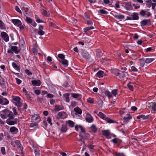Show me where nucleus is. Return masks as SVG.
<instances>
[{
	"instance_id": "obj_1",
	"label": "nucleus",
	"mask_w": 156,
	"mask_h": 156,
	"mask_svg": "<svg viewBox=\"0 0 156 156\" xmlns=\"http://www.w3.org/2000/svg\"><path fill=\"white\" fill-rule=\"evenodd\" d=\"M98 115L101 118L105 120L108 123H114L115 122L112 120L109 119L106 115L101 112H99L98 114Z\"/></svg>"
},
{
	"instance_id": "obj_2",
	"label": "nucleus",
	"mask_w": 156,
	"mask_h": 156,
	"mask_svg": "<svg viewBox=\"0 0 156 156\" xmlns=\"http://www.w3.org/2000/svg\"><path fill=\"white\" fill-rule=\"evenodd\" d=\"M12 100L15 101V105L18 107H20L22 105L20 102V98L18 96H12Z\"/></svg>"
},
{
	"instance_id": "obj_3",
	"label": "nucleus",
	"mask_w": 156,
	"mask_h": 156,
	"mask_svg": "<svg viewBox=\"0 0 156 156\" xmlns=\"http://www.w3.org/2000/svg\"><path fill=\"white\" fill-rule=\"evenodd\" d=\"M12 22L16 26L19 27L20 29L22 30L24 28L23 25H22L21 21L18 19H12Z\"/></svg>"
},
{
	"instance_id": "obj_4",
	"label": "nucleus",
	"mask_w": 156,
	"mask_h": 156,
	"mask_svg": "<svg viewBox=\"0 0 156 156\" xmlns=\"http://www.w3.org/2000/svg\"><path fill=\"white\" fill-rule=\"evenodd\" d=\"M113 71L115 73V75L119 76L120 78H123L126 76L123 71H121L117 69Z\"/></svg>"
},
{
	"instance_id": "obj_5",
	"label": "nucleus",
	"mask_w": 156,
	"mask_h": 156,
	"mask_svg": "<svg viewBox=\"0 0 156 156\" xmlns=\"http://www.w3.org/2000/svg\"><path fill=\"white\" fill-rule=\"evenodd\" d=\"M12 119H8L6 120V123L9 125H12L17 124V119H15L13 120H12Z\"/></svg>"
},
{
	"instance_id": "obj_6",
	"label": "nucleus",
	"mask_w": 156,
	"mask_h": 156,
	"mask_svg": "<svg viewBox=\"0 0 156 156\" xmlns=\"http://www.w3.org/2000/svg\"><path fill=\"white\" fill-rule=\"evenodd\" d=\"M1 36L5 41L7 42L9 41V36L5 32H1Z\"/></svg>"
},
{
	"instance_id": "obj_7",
	"label": "nucleus",
	"mask_w": 156,
	"mask_h": 156,
	"mask_svg": "<svg viewBox=\"0 0 156 156\" xmlns=\"http://www.w3.org/2000/svg\"><path fill=\"white\" fill-rule=\"evenodd\" d=\"M5 111V112L6 114H7V116L9 117L8 119H14L15 115L12 112L9 110Z\"/></svg>"
},
{
	"instance_id": "obj_8",
	"label": "nucleus",
	"mask_w": 156,
	"mask_h": 156,
	"mask_svg": "<svg viewBox=\"0 0 156 156\" xmlns=\"http://www.w3.org/2000/svg\"><path fill=\"white\" fill-rule=\"evenodd\" d=\"M151 23V20L150 19L144 20L140 22L141 26H145L148 24L150 25Z\"/></svg>"
},
{
	"instance_id": "obj_9",
	"label": "nucleus",
	"mask_w": 156,
	"mask_h": 156,
	"mask_svg": "<svg viewBox=\"0 0 156 156\" xmlns=\"http://www.w3.org/2000/svg\"><path fill=\"white\" fill-rule=\"evenodd\" d=\"M85 119L86 121L88 122H92L93 120L92 117L89 113L87 114Z\"/></svg>"
},
{
	"instance_id": "obj_10",
	"label": "nucleus",
	"mask_w": 156,
	"mask_h": 156,
	"mask_svg": "<svg viewBox=\"0 0 156 156\" xmlns=\"http://www.w3.org/2000/svg\"><path fill=\"white\" fill-rule=\"evenodd\" d=\"M81 54L83 57L85 59H87L90 58L88 53L85 51H82Z\"/></svg>"
},
{
	"instance_id": "obj_11",
	"label": "nucleus",
	"mask_w": 156,
	"mask_h": 156,
	"mask_svg": "<svg viewBox=\"0 0 156 156\" xmlns=\"http://www.w3.org/2000/svg\"><path fill=\"white\" fill-rule=\"evenodd\" d=\"M58 116L61 118L65 119L66 118L67 116V115L65 112H60L58 113Z\"/></svg>"
},
{
	"instance_id": "obj_12",
	"label": "nucleus",
	"mask_w": 156,
	"mask_h": 156,
	"mask_svg": "<svg viewBox=\"0 0 156 156\" xmlns=\"http://www.w3.org/2000/svg\"><path fill=\"white\" fill-rule=\"evenodd\" d=\"M31 83L34 86H39L41 84V82L39 80H32Z\"/></svg>"
},
{
	"instance_id": "obj_13",
	"label": "nucleus",
	"mask_w": 156,
	"mask_h": 156,
	"mask_svg": "<svg viewBox=\"0 0 156 156\" xmlns=\"http://www.w3.org/2000/svg\"><path fill=\"white\" fill-rule=\"evenodd\" d=\"M132 118V116L129 114H128L126 117H125L123 118V122L126 123Z\"/></svg>"
},
{
	"instance_id": "obj_14",
	"label": "nucleus",
	"mask_w": 156,
	"mask_h": 156,
	"mask_svg": "<svg viewBox=\"0 0 156 156\" xmlns=\"http://www.w3.org/2000/svg\"><path fill=\"white\" fill-rule=\"evenodd\" d=\"M12 67L18 72H20V66L18 65L16 63L13 62L12 63Z\"/></svg>"
},
{
	"instance_id": "obj_15",
	"label": "nucleus",
	"mask_w": 156,
	"mask_h": 156,
	"mask_svg": "<svg viewBox=\"0 0 156 156\" xmlns=\"http://www.w3.org/2000/svg\"><path fill=\"white\" fill-rule=\"evenodd\" d=\"M10 131L12 133L16 134L18 131V129L16 127L13 126L10 129Z\"/></svg>"
},
{
	"instance_id": "obj_16",
	"label": "nucleus",
	"mask_w": 156,
	"mask_h": 156,
	"mask_svg": "<svg viewBox=\"0 0 156 156\" xmlns=\"http://www.w3.org/2000/svg\"><path fill=\"white\" fill-rule=\"evenodd\" d=\"M11 49L13 52L16 54H18L19 51L18 50V48L16 46H12L11 47Z\"/></svg>"
},
{
	"instance_id": "obj_17",
	"label": "nucleus",
	"mask_w": 156,
	"mask_h": 156,
	"mask_svg": "<svg viewBox=\"0 0 156 156\" xmlns=\"http://www.w3.org/2000/svg\"><path fill=\"white\" fill-rule=\"evenodd\" d=\"M67 130V126L65 125H62L61 129V132L64 133L66 132Z\"/></svg>"
},
{
	"instance_id": "obj_18",
	"label": "nucleus",
	"mask_w": 156,
	"mask_h": 156,
	"mask_svg": "<svg viewBox=\"0 0 156 156\" xmlns=\"http://www.w3.org/2000/svg\"><path fill=\"white\" fill-rule=\"evenodd\" d=\"M32 119L33 120H35L36 122H39L40 120V116L37 115H34L32 116Z\"/></svg>"
},
{
	"instance_id": "obj_19",
	"label": "nucleus",
	"mask_w": 156,
	"mask_h": 156,
	"mask_svg": "<svg viewBox=\"0 0 156 156\" xmlns=\"http://www.w3.org/2000/svg\"><path fill=\"white\" fill-rule=\"evenodd\" d=\"M104 73L101 70L99 71L96 74V76L99 78L102 77L104 76Z\"/></svg>"
},
{
	"instance_id": "obj_20",
	"label": "nucleus",
	"mask_w": 156,
	"mask_h": 156,
	"mask_svg": "<svg viewBox=\"0 0 156 156\" xmlns=\"http://www.w3.org/2000/svg\"><path fill=\"white\" fill-rule=\"evenodd\" d=\"M125 8L127 10H130L132 9V7L130 2H128L125 5Z\"/></svg>"
},
{
	"instance_id": "obj_21",
	"label": "nucleus",
	"mask_w": 156,
	"mask_h": 156,
	"mask_svg": "<svg viewBox=\"0 0 156 156\" xmlns=\"http://www.w3.org/2000/svg\"><path fill=\"white\" fill-rule=\"evenodd\" d=\"M150 107L153 111H156V102H152L151 104Z\"/></svg>"
},
{
	"instance_id": "obj_22",
	"label": "nucleus",
	"mask_w": 156,
	"mask_h": 156,
	"mask_svg": "<svg viewBox=\"0 0 156 156\" xmlns=\"http://www.w3.org/2000/svg\"><path fill=\"white\" fill-rule=\"evenodd\" d=\"M15 144L16 145L17 147L18 148H20L21 150L22 149V148L21 147V145L20 143V141L18 140H16L15 141Z\"/></svg>"
},
{
	"instance_id": "obj_23",
	"label": "nucleus",
	"mask_w": 156,
	"mask_h": 156,
	"mask_svg": "<svg viewBox=\"0 0 156 156\" xmlns=\"http://www.w3.org/2000/svg\"><path fill=\"white\" fill-rule=\"evenodd\" d=\"M74 110L77 113L80 114L82 113L81 110L78 107H76L74 108Z\"/></svg>"
},
{
	"instance_id": "obj_24",
	"label": "nucleus",
	"mask_w": 156,
	"mask_h": 156,
	"mask_svg": "<svg viewBox=\"0 0 156 156\" xmlns=\"http://www.w3.org/2000/svg\"><path fill=\"white\" fill-rule=\"evenodd\" d=\"M94 27L93 26H91L90 27H88L84 29V32L86 33L88 31H89L90 30L94 29Z\"/></svg>"
},
{
	"instance_id": "obj_25",
	"label": "nucleus",
	"mask_w": 156,
	"mask_h": 156,
	"mask_svg": "<svg viewBox=\"0 0 156 156\" xmlns=\"http://www.w3.org/2000/svg\"><path fill=\"white\" fill-rule=\"evenodd\" d=\"M30 126L31 127H34V129H35L38 128V124L37 123H31L30 124Z\"/></svg>"
},
{
	"instance_id": "obj_26",
	"label": "nucleus",
	"mask_w": 156,
	"mask_h": 156,
	"mask_svg": "<svg viewBox=\"0 0 156 156\" xmlns=\"http://www.w3.org/2000/svg\"><path fill=\"white\" fill-rule=\"evenodd\" d=\"M55 110L58 111L60 110L63 109L64 108V107L62 105H56L55 106Z\"/></svg>"
},
{
	"instance_id": "obj_27",
	"label": "nucleus",
	"mask_w": 156,
	"mask_h": 156,
	"mask_svg": "<svg viewBox=\"0 0 156 156\" xmlns=\"http://www.w3.org/2000/svg\"><path fill=\"white\" fill-rule=\"evenodd\" d=\"M60 62L62 63L64 66L66 67L68 65V61L66 59H64L62 62Z\"/></svg>"
},
{
	"instance_id": "obj_28",
	"label": "nucleus",
	"mask_w": 156,
	"mask_h": 156,
	"mask_svg": "<svg viewBox=\"0 0 156 156\" xmlns=\"http://www.w3.org/2000/svg\"><path fill=\"white\" fill-rule=\"evenodd\" d=\"M102 132L103 133V134L105 136H108L110 134L109 131L108 130H103L102 131Z\"/></svg>"
},
{
	"instance_id": "obj_29",
	"label": "nucleus",
	"mask_w": 156,
	"mask_h": 156,
	"mask_svg": "<svg viewBox=\"0 0 156 156\" xmlns=\"http://www.w3.org/2000/svg\"><path fill=\"white\" fill-rule=\"evenodd\" d=\"M69 125V126L71 127H73L74 125V123L71 120H69L66 122Z\"/></svg>"
},
{
	"instance_id": "obj_30",
	"label": "nucleus",
	"mask_w": 156,
	"mask_h": 156,
	"mask_svg": "<svg viewBox=\"0 0 156 156\" xmlns=\"http://www.w3.org/2000/svg\"><path fill=\"white\" fill-rule=\"evenodd\" d=\"M9 101L6 98H3L2 104V105H7L9 103Z\"/></svg>"
},
{
	"instance_id": "obj_31",
	"label": "nucleus",
	"mask_w": 156,
	"mask_h": 156,
	"mask_svg": "<svg viewBox=\"0 0 156 156\" xmlns=\"http://www.w3.org/2000/svg\"><path fill=\"white\" fill-rule=\"evenodd\" d=\"M5 112L4 113V111H1L0 112V115L1 117L2 118L5 119L7 118L6 115L5 114Z\"/></svg>"
},
{
	"instance_id": "obj_32",
	"label": "nucleus",
	"mask_w": 156,
	"mask_h": 156,
	"mask_svg": "<svg viewBox=\"0 0 156 156\" xmlns=\"http://www.w3.org/2000/svg\"><path fill=\"white\" fill-rule=\"evenodd\" d=\"M41 12L42 14L44 16H48L50 15V14L48 12H47V11L44 9H42L41 10Z\"/></svg>"
},
{
	"instance_id": "obj_33",
	"label": "nucleus",
	"mask_w": 156,
	"mask_h": 156,
	"mask_svg": "<svg viewBox=\"0 0 156 156\" xmlns=\"http://www.w3.org/2000/svg\"><path fill=\"white\" fill-rule=\"evenodd\" d=\"M114 16L115 18L118 19H122L124 18V16L122 15H115Z\"/></svg>"
},
{
	"instance_id": "obj_34",
	"label": "nucleus",
	"mask_w": 156,
	"mask_h": 156,
	"mask_svg": "<svg viewBox=\"0 0 156 156\" xmlns=\"http://www.w3.org/2000/svg\"><path fill=\"white\" fill-rule=\"evenodd\" d=\"M90 128L91 129V130L93 132H95L97 131V129L95 126L94 125H93L91 126Z\"/></svg>"
},
{
	"instance_id": "obj_35",
	"label": "nucleus",
	"mask_w": 156,
	"mask_h": 156,
	"mask_svg": "<svg viewBox=\"0 0 156 156\" xmlns=\"http://www.w3.org/2000/svg\"><path fill=\"white\" fill-rule=\"evenodd\" d=\"M105 95L107 96L108 98H110L112 97V95L110 92L106 90L105 92Z\"/></svg>"
},
{
	"instance_id": "obj_36",
	"label": "nucleus",
	"mask_w": 156,
	"mask_h": 156,
	"mask_svg": "<svg viewBox=\"0 0 156 156\" xmlns=\"http://www.w3.org/2000/svg\"><path fill=\"white\" fill-rule=\"evenodd\" d=\"M72 97L74 98H81V95L78 94H72Z\"/></svg>"
},
{
	"instance_id": "obj_37",
	"label": "nucleus",
	"mask_w": 156,
	"mask_h": 156,
	"mask_svg": "<svg viewBox=\"0 0 156 156\" xmlns=\"http://www.w3.org/2000/svg\"><path fill=\"white\" fill-rule=\"evenodd\" d=\"M69 94H64L63 95L65 98L66 101L67 102H69Z\"/></svg>"
},
{
	"instance_id": "obj_38",
	"label": "nucleus",
	"mask_w": 156,
	"mask_h": 156,
	"mask_svg": "<svg viewBox=\"0 0 156 156\" xmlns=\"http://www.w3.org/2000/svg\"><path fill=\"white\" fill-rule=\"evenodd\" d=\"M154 59L153 58H147L145 60V62L146 63H149L151 62H152L154 60Z\"/></svg>"
},
{
	"instance_id": "obj_39",
	"label": "nucleus",
	"mask_w": 156,
	"mask_h": 156,
	"mask_svg": "<svg viewBox=\"0 0 156 156\" xmlns=\"http://www.w3.org/2000/svg\"><path fill=\"white\" fill-rule=\"evenodd\" d=\"M26 21L27 23H32L33 20L30 17H27L26 18Z\"/></svg>"
},
{
	"instance_id": "obj_40",
	"label": "nucleus",
	"mask_w": 156,
	"mask_h": 156,
	"mask_svg": "<svg viewBox=\"0 0 156 156\" xmlns=\"http://www.w3.org/2000/svg\"><path fill=\"white\" fill-rule=\"evenodd\" d=\"M0 28L2 29H4L5 28V26L3 23L0 20Z\"/></svg>"
},
{
	"instance_id": "obj_41",
	"label": "nucleus",
	"mask_w": 156,
	"mask_h": 156,
	"mask_svg": "<svg viewBox=\"0 0 156 156\" xmlns=\"http://www.w3.org/2000/svg\"><path fill=\"white\" fill-rule=\"evenodd\" d=\"M137 119H140V118H143V119H146L147 118V116H145L144 115H140L137 116Z\"/></svg>"
},
{
	"instance_id": "obj_42",
	"label": "nucleus",
	"mask_w": 156,
	"mask_h": 156,
	"mask_svg": "<svg viewBox=\"0 0 156 156\" xmlns=\"http://www.w3.org/2000/svg\"><path fill=\"white\" fill-rule=\"evenodd\" d=\"M35 18L36 19V22H37L38 23H44V21L41 20L39 17H37L36 15H35Z\"/></svg>"
},
{
	"instance_id": "obj_43",
	"label": "nucleus",
	"mask_w": 156,
	"mask_h": 156,
	"mask_svg": "<svg viewBox=\"0 0 156 156\" xmlns=\"http://www.w3.org/2000/svg\"><path fill=\"white\" fill-rule=\"evenodd\" d=\"M131 82H129V83L127 84V86L131 90H133V87L132 85H131Z\"/></svg>"
},
{
	"instance_id": "obj_44",
	"label": "nucleus",
	"mask_w": 156,
	"mask_h": 156,
	"mask_svg": "<svg viewBox=\"0 0 156 156\" xmlns=\"http://www.w3.org/2000/svg\"><path fill=\"white\" fill-rule=\"evenodd\" d=\"M140 62L141 66L144 67L145 63L144 60L142 59H140Z\"/></svg>"
},
{
	"instance_id": "obj_45",
	"label": "nucleus",
	"mask_w": 156,
	"mask_h": 156,
	"mask_svg": "<svg viewBox=\"0 0 156 156\" xmlns=\"http://www.w3.org/2000/svg\"><path fill=\"white\" fill-rule=\"evenodd\" d=\"M117 91L118 90L116 89L113 90L112 91V93L114 95L116 96L117 94Z\"/></svg>"
},
{
	"instance_id": "obj_46",
	"label": "nucleus",
	"mask_w": 156,
	"mask_h": 156,
	"mask_svg": "<svg viewBox=\"0 0 156 156\" xmlns=\"http://www.w3.org/2000/svg\"><path fill=\"white\" fill-rule=\"evenodd\" d=\"M34 151H35V154L36 155H39V154H40V153H39L40 151L38 150V149L36 147H35L34 148Z\"/></svg>"
},
{
	"instance_id": "obj_47",
	"label": "nucleus",
	"mask_w": 156,
	"mask_h": 156,
	"mask_svg": "<svg viewBox=\"0 0 156 156\" xmlns=\"http://www.w3.org/2000/svg\"><path fill=\"white\" fill-rule=\"evenodd\" d=\"M139 18L138 16L136 14H134L133 15L132 19L133 20H138Z\"/></svg>"
},
{
	"instance_id": "obj_48",
	"label": "nucleus",
	"mask_w": 156,
	"mask_h": 156,
	"mask_svg": "<svg viewBox=\"0 0 156 156\" xmlns=\"http://www.w3.org/2000/svg\"><path fill=\"white\" fill-rule=\"evenodd\" d=\"M79 136L80 137V139L79 141H83V140H85V139L84 138V136H83V135L82 134V133H80Z\"/></svg>"
},
{
	"instance_id": "obj_49",
	"label": "nucleus",
	"mask_w": 156,
	"mask_h": 156,
	"mask_svg": "<svg viewBox=\"0 0 156 156\" xmlns=\"http://www.w3.org/2000/svg\"><path fill=\"white\" fill-rule=\"evenodd\" d=\"M99 12L101 14H107L108 13V12L105 10L104 9H101L99 10Z\"/></svg>"
},
{
	"instance_id": "obj_50",
	"label": "nucleus",
	"mask_w": 156,
	"mask_h": 156,
	"mask_svg": "<svg viewBox=\"0 0 156 156\" xmlns=\"http://www.w3.org/2000/svg\"><path fill=\"white\" fill-rule=\"evenodd\" d=\"M87 101L90 103H94V99L91 98H89L87 99Z\"/></svg>"
},
{
	"instance_id": "obj_51",
	"label": "nucleus",
	"mask_w": 156,
	"mask_h": 156,
	"mask_svg": "<svg viewBox=\"0 0 156 156\" xmlns=\"http://www.w3.org/2000/svg\"><path fill=\"white\" fill-rule=\"evenodd\" d=\"M97 55L98 56H100L102 54L100 49H98L96 51Z\"/></svg>"
},
{
	"instance_id": "obj_52",
	"label": "nucleus",
	"mask_w": 156,
	"mask_h": 156,
	"mask_svg": "<svg viewBox=\"0 0 156 156\" xmlns=\"http://www.w3.org/2000/svg\"><path fill=\"white\" fill-rule=\"evenodd\" d=\"M58 57L61 59L63 60L65 58V56L62 54H59L58 55Z\"/></svg>"
},
{
	"instance_id": "obj_53",
	"label": "nucleus",
	"mask_w": 156,
	"mask_h": 156,
	"mask_svg": "<svg viewBox=\"0 0 156 156\" xmlns=\"http://www.w3.org/2000/svg\"><path fill=\"white\" fill-rule=\"evenodd\" d=\"M15 9L17 12H19L20 13H22L21 11L20 10L19 8L17 6H16L15 7Z\"/></svg>"
},
{
	"instance_id": "obj_54",
	"label": "nucleus",
	"mask_w": 156,
	"mask_h": 156,
	"mask_svg": "<svg viewBox=\"0 0 156 156\" xmlns=\"http://www.w3.org/2000/svg\"><path fill=\"white\" fill-rule=\"evenodd\" d=\"M140 14L142 16H144L146 14V11L144 10H142L140 12Z\"/></svg>"
},
{
	"instance_id": "obj_55",
	"label": "nucleus",
	"mask_w": 156,
	"mask_h": 156,
	"mask_svg": "<svg viewBox=\"0 0 156 156\" xmlns=\"http://www.w3.org/2000/svg\"><path fill=\"white\" fill-rule=\"evenodd\" d=\"M44 32L43 30H39L37 32V34L40 35H42L44 34Z\"/></svg>"
},
{
	"instance_id": "obj_56",
	"label": "nucleus",
	"mask_w": 156,
	"mask_h": 156,
	"mask_svg": "<svg viewBox=\"0 0 156 156\" xmlns=\"http://www.w3.org/2000/svg\"><path fill=\"white\" fill-rule=\"evenodd\" d=\"M103 102L101 101H99L98 102V105L99 107H101L102 106Z\"/></svg>"
},
{
	"instance_id": "obj_57",
	"label": "nucleus",
	"mask_w": 156,
	"mask_h": 156,
	"mask_svg": "<svg viewBox=\"0 0 156 156\" xmlns=\"http://www.w3.org/2000/svg\"><path fill=\"white\" fill-rule=\"evenodd\" d=\"M79 128H80L81 129V132L84 133V134H85V131L84 130V129H83V127L81 126H79Z\"/></svg>"
},
{
	"instance_id": "obj_58",
	"label": "nucleus",
	"mask_w": 156,
	"mask_h": 156,
	"mask_svg": "<svg viewBox=\"0 0 156 156\" xmlns=\"http://www.w3.org/2000/svg\"><path fill=\"white\" fill-rule=\"evenodd\" d=\"M22 10L23 11L25 12V15H27L28 14L27 12L28 11V9L27 8H25L24 7H23Z\"/></svg>"
},
{
	"instance_id": "obj_59",
	"label": "nucleus",
	"mask_w": 156,
	"mask_h": 156,
	"mask_svg": "<svg viewBox=\"0 0 156 156\" xmlns=\"http://www.w3.org/2000/svg\"><path fill=\"white\" fill-rule=\"evenodd\" d=\"M1 151L3 154H5V149L4 147H2L1 148Z\"/></svg>"
},
{
	"instance_id": "obj_60",
	"label": "nucleus",
	"mask_w": 156,
	"mask_h": 156,
	"mask_svg": "<svg viewBox=\"0 0 156 156\" xmlns=\"http://www.w3.org/2000/svg\"><path fill=\"white\" fill-rule=\"evenodd\" d=\"M25 73L29 76L32 74V73L29 70L27 69L25 70Z\"/></svg>"
},
{
	"instance_id": "obj_61",
	"label": "nucleus",
	"mask_w": 156,
	"mask_h": 156,
	"mask_svg": "<svg viewBox=\"0 0 156 156\" xmlns=\"http://www.w3.org/2000/svg\"><path fill=\"white\" fill-rule=\"evenodd\" d=\"M131 69L134 72H137L138 71V70L136 67L134 66H132L131 68Z\"/></svg>"
},
{
	"instance_id": "obj_62",
	"label": "nucleus",
	"mask_w": 156,
	"mask_h": 156,
	"mask_svg": "<svg viewBox=\"0 0 156 156\" xmlns=\"http://www.w3.org/2000/svg\"><path fill=\"white\" fill-rule=\"evenodd\" d=\"M47 96V98H52L54 97L53 95L49 93L48 94Z\"/></svg>"
},
{
	"instance_id": "obj_63",
	"label": "nucleus",
	"mask_w": 156,
	"mask_h": 156,
	"mask_svg": "<svg viewBox=\"0 0 156 156\" xmlns=\"http://www.w3.org/2000/svg\"><path fill=\"white\" fill-rule=\"evenodd\" d=\"M84 19L86 20H88L90 19L89 16L86 13H84Z\"/></svg>"
},
{
	"instance_id": "obj_64",
	"label": "nucleus",
	"mask_w": 156,
	"mask_h": 156,
	"mask_svg": "<svg viewBox=\"0 0 156 156\" xmlns=\"http://www.w3.org/2000/svg\"><path fill=\"white\" fill-rule=\"evenodd\" d=\"M15 79L16 80L17 84H20L22 82L21 80L17 78H16Z\"/></svg>"
}]
</instances>
